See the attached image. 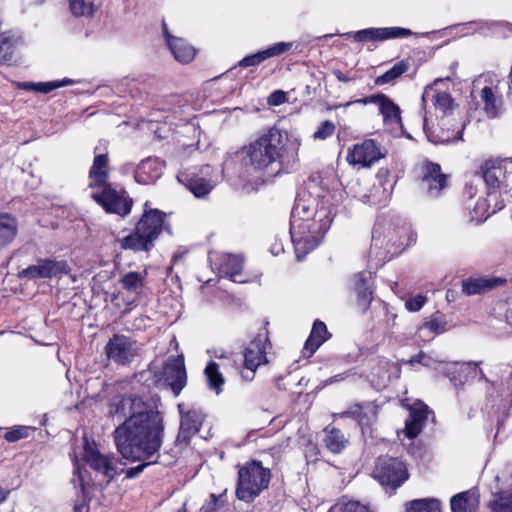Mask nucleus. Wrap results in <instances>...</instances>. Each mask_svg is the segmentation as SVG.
<instances>
[{"mask_svg": "<svg viewBox=\"0 0 512 512\" xmlns=\"http://www.w3.org/2000/svg\"><path fill=\"white\" fill-rule=\"evenodd\" d=\"M3 333H4V331H0V335L3 334Z\"/></svg>", "mask_w": 512, "mask_h": 512, "instance_id": "nucleus-63", "label": "nucleus"}, {"mask_svg": "<svg viewBox=\"0 0 512 512\" xmlns=\"http://www.w3.org/2000/svg\"><path fill=\"white\" fill-rule=\"evenodd\" d=\"M220 506V500L219 497H217L215 494L210 495V500L206 502L202 508V512H214L216 511Z\"/></svg>", "mask_w": 512, "mask_h": 512, "instance_id": "nucleus-53", "label": "nucleus"}, {"mask_svg": "<svg viewBox=\"0 0 512 512\" xmlns=\"http://www.w3.org/2000/svg\"><path fill=\"white\" fill-rule=\"evenodd\" d=\"M382 41L388 40V39H396V38H404L409 37L412 35L416 36H425L428 33H413L410 29L402 28V27H382Z\"/></svg>", "mask_w": 512, "mask_h": 512, "instance_id": "nucleus-42", "label": "nucleus"}, {"mask_svg": "<svg viewBox=\"0 0 512 512\" xmlns=\"http://www.w3.org/2000/svg\"><path fill=\"white\" fill-rule=\"evenodd\" d=\"M334 216L330 199L305 194L296 197L291 211L290 235L298 261L319 245Z\"/></svg>", "mask_w": 512, "mask_h": 512, "instance_id": "nucleus-3", "label": "nucleus"}, {"mask_svg": "<svg viewBox=\"0 0 512 512\" xmlns=\"http://www.w3.org/2000/svg\"><path fill=\"white\" fill-rule=\"evenodd\" d=\"M487 207L488 205L485 199H478L474 207V212L476 215L472 216V219L477 223L483 222L488 217V215L484 216V212L486 211Z\"/></svg>", "mask_w": 512, "mask_h": 512, "instance_id": "nucleus-49", "label": "nucleus"}, {"mask_svg": "<svg viewBox=\"0 0 512 512\" xmlns=\"http://www.w3.org/2000/svg\"><path fill=\"white\" fill-rule=\"evenodd\" d=\"M44 0H36L37 3H42Z\"/></svg>", "mask_w": 512, "mask_h": 512, "instance_id": "nucleus-62", "label": "nucleus"}, {"mask_svg": "<svg viewBox=\"0 0 512 512\" xmlns=\"http://www.w3.org/2000/svg\"><path fill=\"white\" fill-rule=\"evenodd\" d=\"M420 187L428 198L436 199L448 187V176L442 172L441 166L426 160L422 164Z\"/></svg>", "mask_w": 512, "mask_h": 512, "instance_id": "nucleus-9", "label": "nucleus"}, {"mask_svg": "<svg viewBox=\"0 0 512 512\" xmlns=\"http://www.w3.org/2000/svg\"><path fill=\"white\" fill-rule=\"evenodd\" d=\"M110 414L118 420L125 418L115 429L114 440L123 458L140 462L125 471L127 479L136 478L145 468L158 463L164 436L163 417L136 395L122 397L111 406Z\"/></svg>", "mask_w": 512, "mask_h": 512, "instance_id": "nucleus-1", "label": "nucleus"}, {"mask_svg": "<svg viewBox=\"0 0 512 512\" xmlns=\"http://www.w3.org/2000/svg\"><path fill=\"white\" fill-rule=\"evenodd\" d=\"M214 265L221 276L229 277L233 282L245 283V279H238L243 267V259L240 256L222 253L215 260Z\"/></svg>", "mask_w": 512, "mask_h": 512, "instance_id": "nucleus-24", "label": "nucleus"}, {"mask_svg": "<svg viewBox=\"0 0 512 512\" xmlns=\"http://www.w3.org/2000/svg\"><path fill=\"white\" fill-rule=\"evenodd\" d=\"M406 512H441V503L435 498L415 499L407 504Z\"/></svg>", "mask_w": 512, "mask_h": 512, "instance_id": "nucleus-40", "label": "nucleus"}, {"mask_svg": "<svg viewBox=\"0 0 512 512\" xmlns=\"http://www.w3.org/2000/svg\"><path fill=\"white\" fill-rule=\"evenodd\" d=\"M373 475L382 486L393 490L400 487L409 476L404 462L388 456H381L377 459Z\"/></svg>", "mask_w": 512, "mask_h": 512, "instance_id": "nucleus-6", "label": "nucleus"}, {"mask_svg": "<svg viewBox=\"0 0 512 512\" xmlns=\"http://www.w3.org/2000/svg\"><path fill=\"white\" fill-rule=\"evenodd\" d=\"M354 374L355 373L353 372V370H347L343 373H339V374L334 375V376L330 377L329 379L325 380V385L344 381L345 379L349 378L351 375H354Z\"/></svg>", "mask_w": 512, "mask_h": 512, "instance_id": "nucleus-54", "label": "nucleus"}, {"mask_svg": "<svg viewBox=\"0 0 512 512\" xmlns=\"http://www.w3.org/2000/svg\"><path fill=\"white\" fill-rule=\"evenodd\" d=\"M483 25H485L488 29H491V28L499 25V22H494V21L485 22V23H483Z\"/></svg>", "mask_w": 512, "mask_h": 512, "instance_id": "nucleus-59", "label": "nucleus"}, {"mask_svg": "<svg viewBox=\"0 0 512 512\" xmlns=\"http://www.w3.org/2000/svg\"><path fill=\"white\" fill-rule=\"evenodd\" d=\"M324 433L323 442L330 452L334 454L341 453L347 446L348 438L338 428L328 426Z\"/></svg>", "mask_w": 512, "mask_h": 512, "instance_id": "nucleus-35", "label": "nucleus"}, {"mask_svg": "<svg viewBox=\"0 0 512 512\" xmlns=\"http://www.w3.org/2000/svg\"><path fill=\"white\" fill-rule=\"evenodd\" d=\"M177 178L178 181L185 185L197 198L205 197L215 187V183L211 180L187 172L179 173Z\"/></svg>", "mask_w": 512, "mask_h": 512, "instance_id": "nucleus-28", "label": "nucleus"}, {"mask_svg": "<svg viewBox=\"0 0 512 512\" xmlns=\"http://www.w3.org/2000/svg\"><path fill=\"white\" fill-rule=\"evenodd\" d=\"M270 470L259 461H251L240 467L236 485V496L240 501L251 503L268 488Z\"/></svg>", "mask_w": 512, "mask_h": 512, "instance_id": "nucleus-5", "label": "nucleus"}, {"mask_svg": "<svg viewBox=\"0 0 512 512\" xmlns=\"http://www.w3.org/2000/svg\"><path fill=\"white\" fill-rule=\"evenodd\" d=\"M29 426H15L10 431L6 432L4 438L9 443H14L20 439L27 438L29 436Z\"/></svg>", "mask_w": 512, "mask_h": 512, "instance_id": "nucleus-46", "label": "nucleus"}, {"mask_svg": "<svg viewBox=\"0 0 512 512\" xmlns=\"http://www.w3.org/2000/svg\"><path fill=\"white\" fill-rule=\"evenodd\" d=\"M21 43L20 34L13 31L0 33V61L10 63L17 46Z\"/></svg>", "mask_w": 512, "mask_h": 512, "instance_id": "nucleus-32", "label": "nucleus"}, {"mask_svg": "<svg viewBox=\"0 0 512 512\" xmlns=\"http://www.w3.org/2000/svg\"><path fill=\"white\" fill-rule=\"evenodd\" d=\"M335 132V125L330 120H325L320 123L317 130L314 132L313 137L315 139L324 140L333 135Z\"/></svg>", "mask_w": 512, "mask_h": 512, "instance_id": "nucleus-47", "label": "nucleus"}, {"mask_svg": "<svg viewBox=\"0 0 512 512\" xmlns=\"http://www.w3.org/2000/svg\"><path fill=\"white\" fill-rule=\"evenodd\" d=\"M80 507L79 505H75L74 509H75V512H78L80 510Z\"/></svg>", "mask_w": 512, "mask_h": 512, "instance_id": "nucleus-61", "label": "nucleus"}, {"mask_svg": "<svg viewBox=\"0 0 512 512\" xmlns=\"http://www.w3.org/2000/svg\"><path fill=\"white\" fill-rule=\"evenodd\" d=\"M441 81L442 79H436L432 85L426 86L423 91L421 100L423 105H425L428 101H431L436 111L441 114V119H445L452 113L454 109V102L449 93L438 91L434 88V85Z\"/></svg>", "mask_w": 512, "mask_h": 512, "instance_id": "nucleus-19", "label": "nucleus"}, {"mask_svg": "<svg viewBox=\"0 0 512 512\" xmlns=\"http://www.w3.org/2000/svg\"><path fill=\"white\" fill-rule=\"evenodd\" d=\"M286 101V94L281 90H276L268 97V104L271 106H279Z\"/></svg>", "mask_w": 512, "mask_h": 512, "instance_id": "nucleus-52", "label": "nucleus"}, {"mask_svg": "<svg viewBox=\"0 0 512 512\" xmlns=\"http://www.w3.org/2000/svg\"><path fill=\"white\" fill-rule=\"evenodd\" d=\"M164 161L158 158L143 160L135 171V180L140 184L154 183L162 174Z\"/></svg>", "mask_w": 512, "mask_h": 512, "instance_id": "nucleus-25", "label": "nucleus"}, {"mask_svg": "<svg viewBox=\"0 0 512 512\" xmlns=\"http://www.w3.org/2000/svg\"><path fill=\"white\" fill-rule=\"evenodd\" d=\"M428 417V408L425 405L412 408L405 420V435L409 439L416 438L423 429Z\"/></svg>", "mask_w": 512, "mask_h": 512, "instance_id": "nucleus-29", "label": "nucleus"}, {"mask_svg": "<svg viewBox=\"0 0 512 512\" xmlns=\"http://www.w3.org/2000/svg\"><path fill=\"white\" fill-rule=\"evenodd\" d=\"M427 302V297L421 294H418L416 296H413L409 298L405 302V307L410 312H417L422 309V307Z\"/></svg>", "mask_w": 512, "mask_h": 512, "instance_id": "nucleus-48", "label": "nucleus"}, {"mask_svg": "<svg viewBox=\"0 0 512 512\" xmlns=\"http://www.w3.org/2000/svg\"><path fill=\"white\" fill-rule=\"evenodd\" d=\"M163 381L178 396L187 384V372L183 355L170 357L163 368Z\"/></svg>", "mask_w": 512, "mask_h": 512, "instance_id": "nucleus-16", "label": "nucleus"}, {"mask_svg": "<svg viewBox=\"0 0 512 512\" xmlns=\"http://www.w3.org/2000/svg\"><path fill=\"white\" fill-rule=\"evenodd\" d=\"M162 29H163V35L166 39L167 45L169 46V40H175L177 37H174L169 33L165 22L162 23Z\"/></svg>", "mask_w": 512, "mask_h": 512, "instance_id": "nucleus-56", "label": "nucleus"}, {"mask_svg": "<svg viewBox=\"0 0 512 512\" xmlns=\"http://www.w3.org/2000/svg\"><path fill=\"white\" fill-rule=\"evenodd\" d=\"M385 156V152L373 139H366L349 149L347 161L352 165L369 167Z\"/></svg>", "mask_w": 512, "mask_h": 512, "instance_id": "nucleus-14", "label": "nucleus"}, {"mask_svg": "<svg viewBox=\"0 0 512 512\" xmlns=\"http://www.w3.org/2000/svg\"><path fill=\"white\" fill-rule=\"evenodd\" d=\"M169 49L175 59L181 63H189L195 57V49L182 38L169 40Z\"/></svg>", "mask_w": 512, "mask_h": 512, "instance_id": "nucleus-37", "label": "nucleus"}, {"mask_svg": "<svg viewBox=\"0 0 512 512\" xmlns=\"http://www.w3.org/2000/svg\"><path fill=\"white\" fill-rule=\"evenodd\" d=\"M357 102L363 104H377L383 117L385 129L393 136L400 137L404 134L401 119V110L389 97L384 94L371 95L359 99Z\"/></svg>", "mask_w": 512, "mask_h": 512, "instance_id": "nucleus-8", "label": "nucleus"}, {"mask_svg": "<svg viewBox=\"0 0 512 512\" xmlns=\"http://www.w3.org/2000/svg\"><path fill=\"white\" fill-rule=\"evenodd\" d=\"M504 279L498 277H470L462 281V292L467 296L482 294L502 285Z\"/></svg>", "mask_w": 512, "mask_h": 512, "instance_id": "nucleus-27", "label": "nucleus"}, {"mask_svg": "<svg viewBox=\"0 0 512 512\" xmlns=\"http://www.w3.org/2000/svg\"><path fill=\"white\" fill-rule=\"evenodd\" d=\"M479 372L481 377L488 383L487 406L495 409L496 412H506L509 410L512 407V371L508 379L500 384L489 382L481 369Z\"/></svg>", "mask_w": 512, "mask_h": 512, "instance_id": "nucleus-11", "label": "nucleus"}, {"mask_svg": "<svg viewBox=\"0 0 512 512\" xmlns=\"http://www.w3.org/2000/svg\"><path fill=\"white\" fill-rule=\"evenodd\" d=\"M476 362H439L435 370L448 377L454 386L462 385L467 380V373L470 370H476Z\"/></svg>", "mask_w": 512, "mask_h": 512, "instance_id": "nucleus-21", "label": "nucleus"}, {"mask_svg": "<svg viewBox=\"0 0 512 512\" xmlns=\"http://www.w3.org/2000/svg\"><path fill=\"white\" fill-rule=\"evenodd\" d=\"M349 290L356 294V307L361 313H365L373 301L372 275L362 271L354 274L349 279Z\"/></svg>", "mask_w": 512, "mask_h": 512, "instance_id": "nucleus-15", "label": "nucleus"}, {"mask_svg": "<svg viewBox=\"0 0 512 512\" xmlns=\"http://www.w3.org/2000/svg\"><path fill=\"white\" fill-rule=\"evenodd\" d=\"M343 512H370V510L358 501H349L345 503Z\"/></svg>", "mask_w": 512, "mask_h": 512, "instance_id": "nucleus-51", "label": "nucleus"}, {"mask_svg": "<svg viewBox=\"0 0 512 512\" xmlns=\"http://www.w3.org/2000/svg\"><path fill=\"white\" fill-rule=\"evenodd\" d=\"M69 7L73 15L80 16H92L94 12V5L90 1L85 0H68Z\"/></svg>", "mask_w": 512, "mask_h": 512, "instance_id": "nucleus-44", "label": "nucleus"}, {"mask_svg": "<svg viewBox=\"0 0 512 512\" xmlns=\"http://www.w3.org/2000/svg\"><path fill=\"white\" fill-rule=\"evenodd\" d=\"M396 317H397V315H396V314H393V313H392V314L390 315V318L393 320V322L395 321Z\"/></svg>", "mask_w": 512, "mask_h": 512, "instance_id": "nucleus-60", "label": "nucleus"}, {"mask_svg": "<svg viewBox=\"0 0 512 512\" xmlns=\"http://www.w3.org/2000/svg\"><path fill=\"white\" fill-rule=\"evenodd\" d=\"M327 335L328 331L325 323L320 320H316L302 350L303 355L306 357L312 356L327 340Z\"/></svg>", "mask_w": 512, "mask_h": 512, "instance_id": "nucleus-30", "label": "nucleus"}, {"mask_svg": "<svg viewBox=\"0 0 512 512\" xmlns=\"http://www.w3.org/2000/svg\"><path fill=\"white\" fill-rule=\"evenodd\" d=\"M178 408L180 409L181 420L177 442L188 444L202 426L205 413L200 408H191L186 412L182 411V405H179Z\"/></svg>", "mask_w": 512, "mask_h": 512, "instance_id": "nucleus-18", "label": "nucleus"}, {"mask_svg": "<svg viewBox=\"0 0 512 512\" xmlns=\"http://www.w3.org/2000/svg\"><path fill=\"white\" fill-rule=\"evenodd\" d=\"M452 512H476L479 495L473 491H464L454 495L450 500Z\"/></svg>", "mask_w": 512, "mask_h": 512, "instance_id": "nucleus-31", "label": "nucleus"}, {"mask_svg": "<svg viewBox=\"0 0 512 512\" xmlns=\"http://www.w3.org/2000/svg\"><path fill=\"white\" fill-rule=\"evenodd\" d=\"M353 39L357 42L363 43L367 41H382L381 28H366L353 32Z\"/></svg>", "mask_w": 512, "mask_h": 512, "instance_id": "nucleus-45", "label": "nucleus"}, {"mask_svg": "<svg viewBox=\"0 0 512 512\" xmlns=\"http://www.w3.org/2000/svg\"><path fill=\"white\" fill-rule=\"evenodd\" d=\"M480 98L487 116L496 117L501 105V96L497 95L492 87L485 86L480 92Z\"/></svg>", "mask_w": 512, "mask_h": 512, "instance_id": "nucleus-38", "label": "nucleus"}, {"mask_svg": "<svg viewBox=\"0 0 512 512\" xmlns=\"http://www.w3.org/2000/svg\"><path fill=\"white\" fill-rule=\"evenodd\" d=\"M293 47L292 42H278L275 43L269 47H267L264 50L258 51L254 54L247 55L243 59H241L238 62L239 67H252V66H258L265 60L280 56L289 50H291Z\"/></svg>", "mask_w": 512, "mask_h": 512, "instance_id": "nucleus-22", "label": "nucleus"}, {"mask_svg": "<svg viewBox=\"0 0 512 512\" xmlns=\"http://www.w3.org/2000/svg\"><path fill=\"white\" fill-rule=\"evenodd\" d=\"M145 277V272L140 273L131 271L123 274L122 277L119 279V283L128 294L137 297L142 293L145 283Z\"/></svg>", "mask_w": 512, "mask_h": 512, "instance_id": "nucleus-34", "label": "nucleus"}, {"mask_svg": "<svg viewBox=\"0 0 512 512\" xmlns=\"http://www.w3.org/2000/svg\"><path fill=\"white\" fill-rule=\"evenodd\" d=\"M83 460L87 465L97 472L102 473L107 482L112 480L117 474V459L114 455L101 454L95 447L87 443L84 446Z\"/></svg>", "mask_w": 512, "mask_h": 512, "instance_id": "nucleus-17", "label": "nucleus"}, {"mask_svg": "<svg viewBox=\"0 0 512 512\" xmlns=\"http://www.w3.org/2000/svg\"><path fill=\"white\" fill-rule=\"evenodd\" d=\"M18 232V223L16 218L9 214H0V248L11 243Z\"/></svg>", "mask_w": 512, "mask_h": 512, "instance_id": "nucleus-36", "label": "nucleus"}, {"mask_svg": "<svg viewBox=\"0 0 512 512\" xmlns=\"http://www.w3.org/2000/svg\"><path fill=\"white\" fill-rule=\"evenodd\" d=\"M257 368H247V367H243V369L241 370V376L244 380L246 381H251L253 380L254 378V375H255V371H256Z\"/></svg>", "mask_w": 512, "mask_h": 512, "instance_id": "nucleus-55", "label": "nucleus"}, {"mask_svg": "<svg viewBox=\"0 0 512 512\" xmlns=\"http://www.w3.org/2000/svg\"><path fill=\"white\" fill-rule=\"evenodd\" d=\"M148 204L145 202L144 212L134 231L122 238L121 247L123 249L147 252L154 247V242L162 231L172 235L170 224L167 222V214L161 210L149 208Z\"/></svg>", "mask_w": 512, "mask_h": 512, "instance_id": "nucleus-4", "label": "nucleus"}, {"mask_svg": "<svg viewBox=\"0 0 512 512\" xmlns=\"http://www.w3.org/2000/svg\"><path fill=\"white\" fill-rule=\"evenodd\" d=\"M268 336L266 333L258 334L245 348L244 362L247 368H258L261 364L266 363V345Z\"/></svg>", "mask_w": 512, "mask_h": 512, "instance_id": "nucleus-23", "label": "nucleus"}, {"mask_svg": "<svg viewBox=\"0 0 512 512\" xmlns=\"http://www.w3.org/2000/svg\"><path fill=\"white\" fill-rule=\"evenodd\" d=\"M204 374L209 389L215 391L217 395L220 394L225 380L219 371V365L214 361H209L205 367Z\"/></svg>", "mask_w": 512, "mask_h": 512, "instance_id": "nucleus-39", "label": "nucleus"}, {"mask_svg": "<svg viewBox=\"0 0 512 512\" xmlns=\"http://www.w3.org/2000/svg\"><path fill=\"white\" fill-rule=\"evenodd\" d=\"M75 81L70 78H64L62 80H55L49 82H17L16 87L22 90L35 91L43 94H47L55 89L72 85Z\"/></svg>", "mask_w": 512, "mask_h": 512, "instance_id": "nucleus-33", "label": "nucleus"}, {"mask_svg": "<svg viewBox=\"0 0 512 512\" xmlns=\"http://www.w3.org/2000/svg\"><path fill=\"white\" fill-rule=\"evenodd\" d=\"M70 272V266L65 260L57 259H38L36 264L30 265L19 272L21 279H42L54 278L66 275Z\"/></svg>", "mask_w": 512, "mask_h": 512, "instance_id": "nucleus-10", "label": "nucleus"}, {"mask_svg": "<svg viewBox=\"0 0 512 512\" xmlns=\"http://www.w3.org/2000/svg\"><path fill=\"white\" fill-rule=\"evenodd\" d=\"M502 163L505 164L504 168L507 169V164L512 165V157L502 161L488 160L480 167V174L490 191H495L500 187L501 182L499 178L503 174Z\"/></svg>", "mask_w": 512, "mask_h": 512, "instance_id": "nucleus-26", "label": "nucleus"}, {"mask_svg": "<svg viewBox=\"0 0 512 512\" xmlns=\"http://www.w3.org/2000/svg\"><path fill=\"white\" fill-rule=\"evenodd\" d=\"M88 187L96 191L106 185H109V157L108 154H97L88 173Z\"/></svg>", "mask_w": 512, "mask_h": 512, "instance_id": "nucleus-20", "label": "nucleus"}, {"mask_svg": "<svg viewBox=\"0 0 512 512\" xmlns=\"http://www.w3.org/2000/svg\"><path fill=\"white\" fill-rule=\"evenodd\" d=\"M409 67L410 64L408 60H401L397 62L393 67H391L388 71H386L384 74L378 76L375 79V84L381 86L391 83L398 77H400L402 74L407 72Z\"/></svg>", "mask_w": 512, "mask_h": 512, "instance_id": "nucleus-41", "label": "nucleus"}, {"mask_svg": "<svg viewBox=\"0 0 512 512\" xmlns=\"http://www.w3.org/2000/svg\"><path fill=\"white\" fill-rule=\"evenodd\" d=\"M410 363H420L427 367H436L439 362L434 361L430 356L420 352L417 356L410 359Z\"/></svg>", "mask_w": 512, "mask_h": 512, "instance_id": "nucleus-50", "label": "nucleus"}, {"mask_svg": "<svg viewBox=\"0 0 512 512\" xmlns=\"http://www.w3.org/2000/svg\"><path fill=\"white\" fill-rule=\"evenodd\" d=\"M105 353L110 361L118 365H127L136 356L137 347L131 338L115 334L106 344Z\"/></svg>", "mask_w": 512, "mask_h": 512, "instance_id": "nucleus-12", "label": "nucleus"}, {"mask_svg": "<svg viewBox=\"0 0 512 512\" xmlns=\"http://www.w3.org/2000/svg\"><path fill=\"white\" fill-rule=\"evenodd\" d=\"M447 321L443 315H437L431 320L426 321L419 327V332L429 331L434 334H440L446 331Z\"/></svg>", "mask_w": 512, "mask_h": 512, "instance_id": "nucleus-43", "label": "nucleus"}, {"mask_svg": "<svg viewBox=\"0 0 512 512\" xmlns=\"http://www.w3.org/2000/svg\"><path fill=\"white\" fill-rule=\"evenodd\" d=\"M334 75L340 82H348L350 81V78L347 77L345 74H343L341 71H335Z\"/></svg>", "mask_w": 512, "mask_h": 512, "instance_id": "nucleus-57", "label": "nucleus"}, {"mask_svg": "<svg viewBox=\"0 0 512 512\" xmlns=\"http://www.w3.org/2000/svg\"><path fill=\"white\" fill-rule=\"evenodd\" d=\"M91 197L108 213L125 217L131 212L132 199L125 190H117L112 184L93 191Z\"/></svg>", "mask_w": 512, "mask_h": 512, "instance_id": "nucleus-7", "label": "nucleus"}, {"mask_svg": "<svg viewBox=\"0 0 512 512\" xmlns=\"http://www.w3.org/2000/svg\"><path fill=\"white\" fill-rule=\"evenodd\" d=\"M302 139L298 134L288 133L276 125L254 134L242 147L244 159L251 168L264 171L278 164V173H290L299 164Z\"/></svg>", "mask_w": 512, "mask_h": 512, "instance_id": "nucleus-2", "label": "nucleus"}, {"mask_svg": "<svg viewBox=\"0 0 512 512\" xmlns=\"http://www.w3.org/2000/svg\"><path fill=\"white\" fill-rule=\"evenodd\" d=\"M9 495V490H5L0 486V504L6 501Z\"/></svg>", "mask_w": 512, "mask_h": 512, "instance_id": "nucleus-58", "label": "nucleus"}, {"mask_svg": "<svg viewBox=\"0 0 512 512\" xmlns=\"http://www.w3.org/2000/svg\"><path fill=\"white\" fill-rule=\"evenodd\" d=\"M465 124L458 123L454 119H440L439 127L431 130L428 127V119L423 118V129L429 141L435 144H447L461 139Z\"/></svg>", "mask_w": 512, "mask_h": 512, "instance_id": "nucleus-13", "label": "nucleus"}]
</instances>
